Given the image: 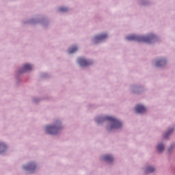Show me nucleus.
Wrapping results in <instances>:
<instances>
[{
  "mask_svg": "<svg viewBox=\"0 0 175 175\" xmlns=\"http://www.w3.org/2000/svg\"><path fill=\"white\" fill-rule=\"evenodd\" d=\"M164 148H165V146H163V144H159L157 146V150L159 151V152H162Z\"/></svg>",
  "mask_w": 175,
  "mask_h": 175,
  "instance_id": "14",
  "label": "nucleus"
},
{
  "mask_svg": "<svg viewBox=\"0 0 175 175\" xmlns=\"http://www.w3.org/2000/svg\"><path fill=\"white\" fill-rule=\"evenodd\" d=\"M103 159L106 162H113V157H111L109 154H107V155L104 156Z\"/></svg>",
  "mask_w": 175,
  "mask_h": 175,
  "instance_id": "9",
  "label": "nucleus"
},
{
  "mask_svg": "<svg viewBox=\"0 0 175 175\" xmlns=\"http://www.w3.org/2000/svg\"><path fill=\"white\" fill-rule=\"evenodd\" d=\"M78 62L81 64V66H88L89 65H91L90 62L85 60L83 57L78 58Z\"/></svg>",
  "mask_w": 175,
  "mask_h": 175,
  "instance_id": "4",
  "label": "nucleus"
},
{
  "mask_svg": "<svg viewBox=\"0 0 175 175\" xmlns=\"http://www.w3.org/2000/svg\"><path fill=\"white\" fill-rule=\"evenodd\" d=\"M172 132H173V129H172L170 131H168V133H167L165 134V136H164V137H167V136H168L169 135H170V133H172Z\"/></svg>",
  "mask_w": 175,
  "mask_h": 175,
  "instance_id": "16",
  "label": "nucleus"
},
{
  "mask_svg": "<svg viewBox=\"0 0 175 175\" xmlns=\"http://www.w3.org/2000/svg\"><path fill=\"white\" fill-rule=\"evenodd\" d=\"M127 40H136L137 42H144V43H152L155 40V36L150 35L148 36H140L137 35H131L126 38Z\"/></svg>",
  "mask_w": 175,
  "mask_h": 175,
  "instance_id": "1",
  "label": "nucleus"
},
{
  "mask_svg": "<svg viewBox=\"0 0 175 175\" xmlns=\"http://www.w3.org/2000/svg\"><path fill=\"white\" fill-rule=\"evenodd\" d=\"M6 150V145L3 143H0V154Z\"/></svg>",
  "mask_w": 175,
  "mask_h": 175,
  "instance_id": "10",
  "label": "nucleus"
},
{
  "mask_svg": "<svg viewBox=\"0 0 175 175\" xmlns=\"http://www.w3.org/2000/svg\"><path fill=\"white\" fill-rule=\"evenodd\" d=\"M32 70V66L30 64H25L24 66L23 67V70L21 72H27L28 70Z\"/></svg>",
  "mask_w": 175,
  "mask_h": 175,
  "instance_id": "8",
  "label": "nucleus"
},
{
  "mask_svg": "<svg viewBox=\"0 0 175 175\" xmlns=\"http://www.w3.org/2000/svg\"><path fill=\"white\" fill-rule=\"evenodd\" d=\"M59 11H60V12H67V11H68V9H67L66 8L62 7V8H59Z\"/></svg>",
  "mask_w": 175,
  "mask_h": 175,
  "instance_id": "15",
  "label": "nucleus"
},
{
  "mask_svg": "<svg viewBox=\"0 0 175 175\" xmlns=\"http://www.w3.org/2000/svg\"><path fill=\"white\" fill-rule=\"evenodd\" d=\"M75 51H77V46H72L68 50V52H69L70 54H73V53H75Z\"/></svg>",
  "mask_w": 175,
  "mask_h": 175,
  "instance_id": "12",
  "label": "nucleus"
},
{
  "mask_svg": "<svg viewBox=\"0 0 175 175\" xmlns=\"http://www.w3.org/2000/svg\"><path fill=\"white\" fill-rule=\"evenodd\" d=\"M166 64V60L165 59H161L156 62V66H163Z\"/></svg>",
  "mask_w": 175,
  "mask_h": 175,
  "instance_id": "7",
  "label": "nucleus"
},
{
  "mask_svg": "<svg viewBox=\"0 0 175 175\" xmlns=\"http://www.w3.org/2000/svg\"><path fill=\"white\" fill-rule=\"evenodd\" d=\"M61 127L58 126H47L46 131L49 135H57L59 132Z\"/></svg>",
  "mask_w": 175,
  "mask_h": 175,
  "instance_id": "3",
  "label": "nucleus"
},
{
  "mask_svg": "<svg viewBox=\"0 0 175 175\" xmlns=\"http://www.w3.org/2000/svg\"><path fill=\"white\" fill-rule=\"evenodd\" d=\"M135 111L136 113H146V107L143 105H137L135 106Z\"/></svg>",
  "mask_w": 175,
  "mask_h": 175,
  "instance_id": "6",
  "label": "nucleus"
},
{
  "mask_svg": "<svg viewBox=\"0 0 175 175\" xmlns=\"http://www.w3.org/2000/svg\"><path fill=\"white\" fill-rule=\"evenodd\" d=\"M36 166L33 164H29L27 167H24L26 170H32V169H35Z\"/></svg>",
  "mask_w": 175,
  "mask_h": 175,
  "instance_id": "13",
  "label": "nucleus"
},
{
  "mask_svg": "<svg viewBox=\"0 0 175 175\" xmlns=\"http://www.w3.org/2000/svg\"><path fill=\"white\" fill-rule=\"evenodd\" d=\"M104 121H109L111 126L107 128L108 131H111L112 129H118L122 126V124L120 120L111 117L106 116L103 119Z\"/></svg>",
  "mask_w": 175,
  "mask_h": 175,
  "instance_id": "2",
  "label": "nucleus"
},
{
  "mask_svg": "<svg viewBox=\"0 0 175 175\" xmlns=\"http://www.w3.org/2000/svg\"><path fill=\"white\" fill-rule=\"evenodd\" d=\"M107 38V34H101L99 36H96L94 38V43H98V42H100V40H103Z\"/></svg>",
  "mask_w": 175,
  "mask_h": 175,
  "instance_id": "5",
  "label": "nucleus"
},
{
  "mask_svg": "<svg viewBox=\"0 0 175 175\" xmlns=\"http://www.w3.org/2000/svg\"><path fill=\"white\" fill-rule=\"evenodd\" d=\"M154 170H155V168H154V167H148L145 170V173H152V172H154Z\"/></svg>",
  "mask_w": 175,
  "mask_h": 175,
  "instance_id": "11",
  "label": "nucleus"
}]
</instances>
